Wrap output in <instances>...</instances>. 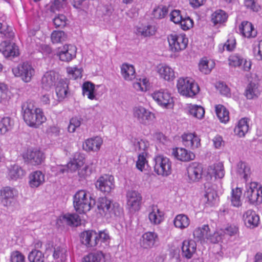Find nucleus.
I'll return each instance as SVG.
<instances>
[{
    "instance_id": "nucleus-1",
    "label": "nucleus",
    "mask_w": 262,
    "mask_h": 262,
    "mask_svg": "<svg viewBox=\"0 0 262 262\" xmlns=\"http://www.w3.org/2000/svg\"><path fill=\"white\" fill-rule=\"evenodd\" d=\"M21 108L24 120L30 127L38 128L47 120L42 110L35 107L31 102H25Z\"/></svg>"
},
{
    "instance_id": "nucleus-2",
    "label": "nucleus",
    "mask_w": 262,
    "mask_h": 262,
    "mask_svg": "<svg viewBox=\"0 0 262 262\" xmlns=\"http://www.w3.org/2000/svg\"><path fill=\"white\" fill-rule=\"evenodd\" d=\"M99 213L106 219H116L123 214V209L119 203L106 197L99 198L97 201Z\"/></svg>"
},
{
    "instance_id": "nucleus-3",
    "label": "nucleus",
    "mask_w": 262,
    "mask_h": 262,
    "mask_svg": "<svg viewBox=\"0 0 262 262\" xmlns=\"http://www.w3.org/2000/svg\"><path fill=\"white\" fill-rule=\"evenodd\" d=\"M95 201L89 193L84 190L76 192L73 197V205L76 212L80 214L85 213L90 210Z\"/></svg>"
},
{
    "instance_id": "nucleus-4",
    "label": "nucleus",
    "mask_w": 262,
    "mask_h": 262,
    "mask_svg": "<svg viewBox=\"0 0 262 262\" xmlns=\"http://www.w3.org/2000/svg\"><path fill=\"white\" fill-rule=\"evenodd\" d=\"M177 88L179 93L186 97H193L200 91V88L192 78L180 77L177 80Z\"/></svg>"
},
{
    "instance_id": "nucleus-5",
    "label": "nucleus",
    "mask_w": 262,
    "mask_h": 262,
    "mask_svg": "<svg viewBox=\"0 0 262 262\" xmlns=\"http://www.w3.org/2000/svg\"><path fill=\"white\" fill-rule=\"evenodd\" d=\"M12 72L15 77H19L25 82L31 81L35 74V69L28 62L19 64L12 69Z\"/></svg>"
},
{
    "instance_id": "nucleus-6",
    "label": "nucleus",
    "mask_w": 262,
    "mask_h": 262,
    "mask_svg": "<svg viewBox=\"0 0 262 262\" xmlns=\"http://www.w3.org/2000/svg\"><path fill=\"white\" fill-rule=\"evenodd\" d=\"M169 48L172 52H178L187 46L188 39L184 33L171 34L168 36Z\"/></svg>"
},
{
    "instance_id": "nucleus-7",
    "label": "nucleus",
    "mask_w": 262,
    "mask_h": 262,
    "mask_svg": "<svg viewBox=\"0 0 262 262\" xmlns=\"http://www.w3.org/2000/svg\"><path fill=\"white\" fill-rule=\"evenodd\" d=\"M133 116L138 123L144 125H148L155 118L154 114L141 105H136L133 108Z\"/></svg>"
},
{
    "instance_id": "nucleus-8",
    "label": "nucleus",
    "mask_w": 262,
    "mask_h": 262,
    "mask_svg": "<svg viewBox=\"0 0 262 262\" xmlns=\"http://www.w3.org/2000/svg\"><path fill=\"white\" fill-rule=\"evenodd\" d=\"M155 171L158 175L168 176L171 173V162L169 158L160 155L155 157Z\"/></svg>"
},
{
    "instance_id": "nucleus-9",
    "label": "nucleus",
    "mask_w": 262,
    "mask_h": 262,
    "mask_svg": "<svg viewBox=\"0 0 262 262\" xmlns=\"http://www.w3.org/2000/svg\"><path fill=\"white\" fill-rule=\"evenodd\" d=\"M126 205L129 212L138 211L141 207L142 196L140 192L134 190H129L126 192Z\"/></svg>"
},
{
    "instance_id": "nucleus-10",
    "label": "nucleus",
    "mask_w": 262,
    "mask_h": 262,
    "mask_svg": "<svg viewBox=\"0 0 262 262\" xmlns=\"http://www.w3.org/2000/svg\"><path fill=\"white\" fill-rule=\"evenodd\" d=\"M151 96L159 105L167 108L173 106V98L167 90L161 89L155 91L152 94Z\"/></svg>"
},
{
    "instance_id": "nucleus-11",
    "label": "nucleus",
    "mask_w": 262,
    "mask_h": 262,
    "mask_svg": "<svg viewBox=\"0 0 262 262\" xmlns=\"http://www.w3.org/2000/svg\"><path fill=\"white\" fill-rule=\"evenodd\" d=\"M245 195L251 203L262 201V186L257 182H251L246 186Z\"/></svg>"
},
{
    "instance_id": "nucleus-12",
    "label": "nucleus",
    "mask_w": 262,
    "mask_h": 262,
    "mask_svg": "<svg viewBox=\"0 0 262 262\" xmlns=\"http://www.w3.org/2000/svg\"><path fill=\"white\" fill-rule=\"evenodd\" d=\"M95 186L100 191L108 193L115 188L114 178L110 174L101 176L96 181Z\"/></svg>"
},
{
    "instance_id": "nucleus-13",
    "label": "nucleus",
    "mask_w": 262,
    "mask_h": 262,
    "mask_svg": "<svg viewBox=\"0 0 262 262\" xmlns=\"http://www.w3.org/2000/svg\"><path fill=\"white\" fill-rule=\"evenodd\" d=\"M76 46L71 44L65 45L58 49L57 55L61 61L69 62L76 57Z\"/></svg>"
},
{
    "instance_id": "nucleus-14",
    "label": "nucleus",
    "mask_w": 262,
    "mask_h": 262,
    "mask_svg": "<svg viewBox=\"0 0 262 262\" xmlns=\"http://www.w3.org/2000/svg\"><path fill=\"white\" fill-rule=\"evenodd\" d=\"M228 61L230 67H240L244 71L249 72L251 68V60L243 58L238 54L231 55L229 57Z\"/></svg>"
},
{
    "instance_id": "nucleus-15",
    "label": "nucleus",
    "mask_w": 262,
    "mask_h": 262,
    "mask_svg": "<svg viewBox=\"0 0 262 262\" xmlns=\"http://www.w3.org/2000/svg\"><path fill=\"white\" fill-rule=\"evenodd\" d=\"M158 242L159 236L156 232L147 231L142 234L139 243L142 248L149 249L156 246Z\"/></svg>"
},
{
    "instance_id": "nucleus-16",
    "label": "nucleus",
    "mask_w": 262,
    "mask_h": 262,
    "mask_svg": "<svg viewBox=\"0 0 262 262\" xmlns=\"http://www.w3.org/2000/svg\"><path fill=\"white\" fill-rule=\"evenodd\" d=\"M59 75L54 71L46 72L42 77L41 80V88L46 91H49L58 83Z\"/></svg>"
},
{
    "instance_id": "nucleus-17",
    "label": "nucleus",
    "mask_w": 262,
    "mask_h": 262,
    "mask_svg": "<svg viewBox=\"0 0 262 262\" xmlns=\"http://www.w3.org/2000/svg\"><path fill=\"white\" fill-rule=\"evenodd\" d=\"M24 159L33 165L40 164L45 159L43 153L37 149H28L23 155Z\"/></svg>"
},
{
    "instance_id": "nucleus-18",
    "label": "nucleus",
    "mask_w": 262,
    "mask_h": 262,
    "mask_svg": "<svg viewBox=\"0 0 262 262\" xmlns=\"http://www.w3.org/2000/svg\"><path fill=\"white\" fill-rule=\"evenodd\" d=\"M16 195L17 191L14 188L4 187L0 189V202L4 206H10Z\"/></svg>"
},
{
    "instance_id": "nucleus-19",
    "label": "nucleus",
    "mask_w": 262,
    "mask_h": 262,
    "mask_svg": "<svg viewBox=\"0 0 262 262\" xmlns=\"http://www.w3.org/2000/svg\"><path fill=\"white\" fill-rule=\"evenodd\" d=\"M85 162V158L83 154L79 152H76L71 158L70 161L65 165L68 172H75L78 170L79 168L82 167Z\"/></svg>"
},
{
    "instance_id": "nucleus-20",
    "label": "nucleus",
    "mask_w": 262,
    "mask_h": 262,
    "mask_svg": "<svg viewBox=\"0 0 262 262\" xmlns=\"http://www.w3.org/2000/svg\"><path fill=\"white\" fill-rule=\"evenodd\" d=\"M207 177H210L211 179L214 178L216 179H222L225 173L223 163L219 162L213 165L209 166L205 170Z\"/></svg>"
},
{
    "instance_id": "nucleus-21",
    "label": "nucleus",
    "mask_w": 262,
    "mask_h": 262,
    "mask_svg": "<svg viewBox=\"0 0 262 262\" xmlns=\"http://www.w3.org/2000/svg\"><path fill=\"white\" fill-rule=\"evenodd\" d=\"M243 220L247 228L253 229L258 226L259 217L255 211L249 209L243 213Z\"/></svg>"
},
{
    "instance_id": "nucleus-22",
    "label": "nucleus",
    "mask_w": 262,
    "mask_h": 262,
    "mask_svg": "<svg viewBox=\"0 0 262 262\" xmlns=\"http://www.w3.org/2000/svg\"><path fill=\"white\" fill-rule=\"evenodd\" d=\"M171 155L174 159L183 162L192 160L195 158L193 152L182 147L173 148L171 149Z\"/></svg>"
},
{
    "instance_id": "nucleus-23",
    "label": "nucleus",
    "mask_w": 262,
    "mask_h": 262,
    "mask_svg": "<svg viewBox=\"0 0 262 262\" xmlns=\"http://www.w3.org/2000/svg\"><path fill=\"white\" fill-rule=\"evenodd\" d=\"M0 52L6 57H15L18 55L19 50L18 47L10 40H5L0 44Z\"/></svg>"
},
{
    "instance_id": "nucleus-24",
    "label": "nucleus",
    "mask_w": 262,
    "mask_h": 262,
    "mask_svg": "<svg viewBox=\"0 0 262 262\" xmlns=\"http://www.w3.org/2000/svg\"><path fill=\"white\" fill-rule=\"evenodd\" d=\"M182 139L183 144L188 148L194 149L201 146V139L195 133H184Z\"/></svg>"
},
{
    "instance_id": "nucleus-25",
    "label": "nucleus",
    "mask_w": 262,
    "mask_h": 262,
    "mask_svg": "<svg viewBox=\"0 0 262 262\" xmlns=\"http://www.w3.org/2000/svg\"><path fill=\"white\" fill-rule=\"evenodd\" d=\"M188 177L190 182L198 181L203 174L202 166L196 162H193L189 164L187 169Z\"/></svg>"
},
{
    "instance_id": "nucleus-26",
    "label": "nucleus",
    "mask_w": 262,
    "mask_h": 262,
    "mask_svg": "<svg viewBox=\"0 0 262 262\" xmlns=\"http://www.w3.org/2000/svg\"><path fill=\"white\" fill-rule=\"evenodd\" d=\"M55 91L58 100H54L53 101L52 107L56 106L58 102L62 101L66 97L68 91V84L67 81L63 79H60L56 84Z\"/></svg>"
},
{
    "instance_id": "nucleus-27",
    "label": "nucleus",
    "mask_w": 262,
    "mask_h": 262,
    "mask_svg": "<svg viewBox=\"0 0 262 262\" xmlns=\"http://www.w3.org/2000/svg\"><path fill=\"white\" fill-rule=\"evenodd\" d=\"M103 142V139L99 136L87 139L83 144V149L88 152H97L100 150Z\"/></svg>"
},
{
    "instance_id": "nucleus-28",
    "label": "nucleus",
    "mask_w": 262,
    "mask_h": 262,
    "mask_svg": "<svg viewBox=\"0 0 262 262\" xmlns=\"http://www.w3.org/2000/svg\"><path fill=\"white\" fill-rule=\"evenodd\" d=\"M182 255L187 259H190L196 250V243L193 239H185L182 243Z\"/></svg>"
},
{
    "instance_id": "nucleus-29",
    "label": "nucleus",
    "mask_w": 262,
    "mask_h": 262,
    "mask_svg": "<svg viewBox=\"0 0 262 262\" xmlns=\"http://www.w3.org/2000/svg\"><path fill=\"white\" fill-rule=\"evenodd\" d=\"M156 71L160 77L166 81H172L175 78L173 69L166 64L158 65L156 67Z\"/></svg>"
},
{
    "instance_id": "nucleus-30",
    "label": "nucleus",
    "mask_w": 262,
    "mask_h": 262,
    "mask_svg": "<svg viewBox=\"0 0 262 262\" xmlns=\"http://www.w3.org/2000/svg\"><path fill=\"white\" fill-rule=\"evenodd\" d=\"M82 244L88 247L98 248L97 232L90 230L83 232L81 235Z\"/></svg>"
},
{
    "instance_id": "nucleus-31",
    "label": "nucleus",
    "mask_w": 262,
    "mask_h": 262,
    "mask_svg": "<svg viewBox=\"0 0 262 262\" xmlns=\"http://www.w3.org/2000/svg\"><path fill=\"white\" fill-rule=\"evenodd\" d=\"M238 31L243 36L248 38L255 37L257 35V31L254 26L247 21L241 23L238 27Z\"/></svg>"
},
{
    "instance_id": "nucleus-32",
    "label": "nucleus",
    "mask_w": 262,
    "mask_h": 262,
    "mask_svg": "<svg viewBox=\"0 0 262 262\" xmlns=\"http://www.w3.org/2000/svg\"><path fill=\"white\" fill-rule=\"evenodd\" d=\"M29 179V184L30 187L37 188L45 182V176L41 171L36 170L30 174Z\"/></svg>"
},
{
    "instance_id": "nucleus-33",
    "label": "nucleus",
    "mask_w": 262,
    "mask_h": 262,
    "mask_svg": "<svg viewBox=\"0 0 262 262\" xmlns=\"http://www.w3.org/2000/svg\"><path fill=\"white\" fill-rule=\"evenodd\" d=\"M80 218L75 213H65L61 215L57 220V223L66 224L69 225L78 226L80 224Z\"/></svg>"
},
{
    "instance_id": "nucleus-34",
    "label": "nucleus",
    "mask_w": 262,
    "mask_h": 262,
    "mask_svg": "<svg viewBox=\"0 0 262 262\" xmlns=\"http://www.w3.org/2000/svg\"><path fill=\"white\" fill-rule=\"evenodd\" d=\"M99 85H96L98 88ZM96 85L90 81L84 82L82 85V94L91 100H97Z\"/></svg>"
},
{
    "instance_id": "nucleus-35",
    "label": "nucleus",
    "mask_w": 262,
    "mask_h": 262,
    "mask_svg": "<svg viewBox=\"0 0 262 262\" xmlns=\"http://www.w3.org/2000/svg\"><path fill=\"white\" fill-rule=\"evenodd\" d=\"M260 92L258 84L250 82L246 88L245 96L248 99H255L260 96Z\"/></svg>"
},
{
    "instance_id": "nucleus-36",
    "label": "nucleus",
    "mask_w": 262,
    "mask_h": 262,
    "mask_svg": "<svg viewBox=\"0 0 262 262\" xmlns=\"http://www.w3.org/2000/svg\"><path fill=\"white\" fill-rule=\"evenodd\" d=\"M25 171L16 164L11 165L8 168L7 177L9 180H17L22 178L25 174Z\"/></svg>"
},
{
    "instance_id": "nucleus-37",
    "label": "nucleus",
    "mask_w": 262,
    "mask_h": 262,
    "mask_svg": "<svg viewBox=\"0 0 262 262\" xmlns=\"http://www.w3.org/2000/svg\"><path fill=\"white\" fill-rule=\"evenodd\" d=\"M148 219L151 224L158 225L164 220V213L157 207H153L148 214Z\"/></svg>"
},
{
    "instance_id": "nucleus-38",
    "label": "nucleus",
    "mask_w": 262,
    "mask_h": 262,
    "mask_svg": "<svg viewBox=\"0 0 262 262\" xmlns=\"http://www.w3.org/2000/svg\"><path fill=\"white\" fill-rule=\"evenodd\" d=\"M111 236L107 230L99 231L97 233L98 248H105L109 246Z\"/></svg>"
},
{
    "instance_id": "nucleus-39",
    "label": "nucleus",
    "mask_w": 262,
    "mask_h": 262,
    "mask_svg": "<svg viewBox=\"0 0 262 262\" xmlns=\"http://www.w3.org/2000/svg\"><path fill=\"white\" fill-rule=\"evenodd\" d=\"M190 220L188 216L184 214L177 215L173 220V224L176 228L184 230L188 228L190 225Z\"/></svg>"
},
{
    "instance_id": "nucleus-40",
    "label": "nucleus",
    "mask_w": 262,
    "mask_h": 262,
    "mask_svg": "<svg viewBox=\"0 0 262 262\" xmlns=\"http://www.w3.org/2000/svg\"><path fill=\"white\" fill-rule=\"evenodd\" d=\"M121 73L124 79L127 81H131L136 77L134 67L126 63H124L121 66Z\"/></svg>"
},
{
    "instance_id": "nucleus-41",
    "label": "nucleus",
    "mask_w": 262,
    "mask_h": 262,
    "mask_svg": "<svg viewBox=\"0 0 262 262\" xmlns=\"http://www.w3.org/2000/svg\"><path fill=\"white\" fill-rule=\"evenodd\" d=\"M223 252L222 246L220 244H215L210 249L209 252V262H218L223 257Z\"/></svg>"
},
{
    "instance_id": "nucleus-42",
    "label": "nucleus",
    "mask_w": 262,
    "mask_h": 262,
    "mask_svg": "<svg viewBox=\"0 0 262 262\" xmlns=\"http://www.w3.org/2000/svg\"><path fill=\"white\" fill-rule=\"evenodd\" d=\"M205 193L204 194V200L206 203L209 205L213 204V201L217 198V192L214 186H210L209 184H205Z\"/></svg>"
},
{
    "instance_id": "nucleus-43",
    "label": "nucleus",
    "mask_w": 262,
    "mask_h": 262,
    "mask_svg": "<svg viewBox=\"0 0 262 262\" xmlns=\"http://www.w3.org/2000/svg\"><path fill=\"white\" fill-rule=\"evenodd\" d=\"M247 118H242L239 120L234 128L235 135L239 137H243L249 130V125Z\"/></svg>"
},
{
    "instance_id": "nucleus-44",
    "label": "nucleus",
    "mask_w": 262,
    "mask_h": 262,
    "mask_svg": "<svg viewBox=\"0 0 262 262\" xmlns=\"http://www.w3.org/2000/svg\"><path fill=\"white\" fill-rule=\"evenodd\" d=\"M14 125V121L10 117H0V134L4 135L11 130Z\"/></svg>"
},
{
    "instance_id": "nucleus-45",
    "label": "nucleus",
    "mask_w": 262,
    "mask_h": 262,
    "mask_svg": "<svg viewBox=\"0 0 262 262\" xmlns=\"http://www.w3.org/2000/svg\"><path fill=\"white\" fill-rule=\"evenodd\" d=\"M228 15L224 10L218 9L211 15V21L214 25H221L225 23L228 19Z\"/></svg>"
},
{
    "instance_id": "nucleus-46",
    "label": "nucleus",
    "mask_w": 262,
    "mask_h": 262,
    "mask_svg": "<svg viewBox=\"0 0 262 262\" xmlns=\"http://www.w3.org/2000/svg\"><path fill=\"white\" fill-rule=\"evenodd\" d=\"M215 66V62L211 59L203 58L199 64V70L201 72L205 74H208Z\"/></svg>"
},
{
    "instance_id": "nucleus-47",
    "label": "nucleus",
    "mask_w": 262,
    "mask_h": 262,
    "mask_svg": "<svg viewBox=\"0 0 262 262\" xmlns=\"http://www.w3.org/2000/svg\"><path fill=\"white\" fill-rule=\"evenodd\" d=\"M215 110L216 116L221 122L226 123L229 121V111L224 105H216Z\"/></svg>"
},
{
    "instance_id": "nucleus-48",
    "label": "nucleus",
    "mask_w": 262,
    "mask_h": 262,
    "mask_svg": "<svg viewBox=\"0 0 262 262\" xmlns=\"http://www.w3.org/2000/svg\"><path fill=\"white\" fill-rule=\"evenodd\" d=\"M11 93L7 85L3 83H0V104L6 106L9 104Z\"/></svg>"
},
{
    "instance_id": "nucleus-49",
    "label": "nucleus",
    "mask_w": 262,
    "mask_h": 262,
    "mask_svg": "<svg viewBox=\"0 0 262 262\" xmlns=\"http://www.w3.org/2000/svg\"><path fill=\"white\" fill-rule=\"evenodd\" d=\"M236 172L239 177H243L246 182L248 181L250 174V168L245 162L239 161L237 164Z\"/></svg>"
},
{
    "instance_id": "nucleus-50",
    "label": "nucleus",
    "mask_w": 262,
    "mask_h": 262,
    "mask_svg": "<svg viewBox=\"0 0 262 262\" xmlns=\"http://www.w3.org/2000/svg\"><path fill=\"white\" fill-rule=\"evenodd\" d=\"M210 232L208 225H204L195 229L193 231V236L195 238L200 241H205Z\"/></svg>"
},
{
    "instance_id": "nucleus-51",
    "label": "nucleus",
    "mask_w": 262,
    "mask_h": 262,
    "mask_svg": "<svg viewBox=\"0 0 262 262\" xmlns=\"http://www.w3.org/2000/svg\"><path fill=\"white\" fill-rule=\"evenodd\" d=\"M188 111L190 115L198 119H202L205 114V110L203 107L195 104H189Z\"/></svg>"
},
{
    "instance_id": "nucleus-52",
    "label": "nucleus",
    "mask_w": 262,
    "mask_h": 262,
    "mask_svg": "<svg viewBox=\"0 0 262 262\" xmlns=\"http://www.w3.org/2000/svg\"><path fill=\"white\" fill-rule=\"evenodd\" d=\"M53 256L56 262H65L68 256L67 249L57 247L55 249Z\"/></svg>"
},
{
    "instance_id": "nucleus-53",
    "label": "nucleus",
    "mask_w": 262,
    "mask_h": 262,
    "mask_svg": "<svg viewBox=\"0 0 262 262\" xmlns=\"http://www.w3.org/2000/svg\"><path fill=\"white\" fill-rule=\"evenodd\" d=\"M131 142L136 151L145 152L149 146V143L146 140L141 138H133L131 140Z\"/></svg>"
},
{
    "instance_id": "nucleus-54",
    "label": "nucleus",
    "mask_w": 262,
    "mask_h": 262,
    "mask_svg": "<svg viewBox=\"0 0 262 262\" xmlns=\"http://www.w3.org/2000/svg\"><path fill=\"white\" fill-rule=\"evenodd\" d=\"M242 193V189L236 187L235 189H232L231 202L233 206L238 207L242 205L241 200Z\"/></svg>"
},
{
    "instance_id": "nucleus-55",
    "label": "nucleus",
    "mask_w": 262,
    "mask_h": 262,
    "mask_svg": "<svg viewBox=\"0 0 262 262\" xmlns=\"http://www.w3.org/2000/svg\"><path fill=\"white\" fill-rule=\"evenodd\" d=\"M156 32L155 26L147 25L146 26H142L137 29V34L144 36H148L153 35Z\"/></svg>"
},
{
    "instance_id": "nucleus-56",
    "label": "nucleus",
    "mask_w": 262,
    "mask_h": 262,
    "mask_svg": "<svg viewBox=\"0 0 262 262\" xmlns=\"http://www.w3.org/2000/svg\"><path fill=\"white\" fill-rule=\"evenodd\" d=\"M149 83L146 78L140 79L138 81L133 83L134 88L137 91H146L149 88Z\"/></svg>"
},
{
    "instance_id": "nucleus-57",
    "label": "nucleus",
    "mask_w": 262,
    "mask_h": 262,
    "mask_svg": "<svg viewBox=\"0 0 262 262\" xmlns=\"http://www.w3.org/2000/svg\"><path fill=\"white\" fill-rule=\"evenodd\" d=\"M68 76L71 79H76L82 77V70L76 66L69 67L67 68Z\"/></svg>"
},
{
    "instance_id": "nucleus-58",
    "label": "nucleus",
    "mask_w": 262,
    "mask_h": 262,
    "mask_svg": "<svg viewBox=\"0 0 262 262\" xmlns=\"http://www.w3.org/2000/svg\"><path fill=\"white\" fill-rule=\"evenodd\" d=\"M103 257L101 251L90 253L84 257L83 262H100Z\"/></svg>"
},
{
    "instance_id": "nucleus-59",
    "label": "nucleus",
    "mask_w": 262,
    "mask_h": 262,
    "mask_svg": "<svg viewBox=\"0 0 262 262\" xmlns=\"http://www.w3.org/2000/svg\"><path fill=\"white\" fill-rule=\"evenodd\" d=\"M28 259L30 262H44V256L40 251L34 250L29 253Z\"/></svg>"
},
{
    "instance_id": "nucleus-60",
    "label": "nucleus",
    "mask_w": 262,
    "mask_h": 262,
    "mask_svg": "<svg viewBox=\"0 0 262 262\" xmlns=\"http://www.w3.org/2000/svg\"><path fill=\"white\" fill-rule=\"evenodd\" d=\"M147 154L146 152H142L138 157V160L136 162V167L137 169L142 171L146 165H148V161L146 159Z\"/></svg>"
},
{
    "instance_id": "nucleus-61",
    "label": "nucleus",
    "mask_w": 262,
    "mask_h": 262,
    "mask_svg": "<svg viewBox=\"0 0 262 262\" xmlns=\"http://www.w3.org/2000/svg\"><path fill=\"white\" fill-rule=\"evenodd\" d=\"M51 38L53 43H60L66 40V35L63 31H54L51 34Z\"/></svg>"
},
{
    "instance_id": "nucleus-62",
    "label": "nucleus",
    "mask_w": 262,
    "mask_h": 262,
    "mask_svg": "<svg viewBox=\"0 0 262 262\" xmlns=\"http://www.w3.org/2000/svg\"><path fill=\"white\" fill-rule=\"evenodd\" d=\"M168 13V9L166 7H158L154 9L152 15L156 19H161L165 17Z\"/></svg>"
},
{
    "instance_id": "nucleus-63",
    "label": "nucleus",
    "mask_w": 262,
    "mask_h": 262,
    "mask_svg": "<svg viewBox=\"0 0 262 262\" xmlns=\"http://www.w3.org/2000/svg\"><path fill=\"white\" fill-rule=\"evenodd\" d=\"M182 29L184 31L188 30L193 27V21L189 16L183 17L179 23Z\"/></svg>"
},
{
    "instance_id": "nucleus-64",
    "label": "nucleus",
    "mask_w": 262,
    "mask_h": 262,
    "mask_svg": "<svg viewBox=\"0 0 262 262\" xmlns=\"http://www.w3.org/2000/svg\"><path fill=\"white\" fill-rule=\"evenodd\" d=\"M253 52L258 60H262V39L255 42L253 47Z\"/></svg>"
}]
</instances>
